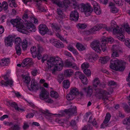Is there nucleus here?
<instances>
[{
  "instance_id": "f257e3e1",
  "label": "nucleus",
  "mask_w": 130,
  "mask_h": 130,
  "mask_svg": "<svg viewBox=\"0 0 130 130\" xmlns=\"http://www.w3.org/2000/svg\"><path fill=\"white\" fill-rule=\"evenodd\" d=\"M10 22L13 27L16 26L18 31L23 34H28L30 32H34L36 30L35 27L29 21L26 22L25 28L22 24V20L20 18L12 19Z\"/></svg>"
},
{
  "instance_id": "f03ea898",
  "label": "nucleus",
  "mask_w": 130,
  "mask_h": 130,
  "mask_svg": "<svg viewBox=\"0 0 130 130\" xmlns=\"http://www.w3.org/2000/svg\"><path fill=\"white\" fill-rule=\"evenodd\" d=\"M111 27L113 29V32L114 34L117 35V38L120 40L124 41L125 38L123 35L124 30L129 34H130V28L127 23L118 29L119 27L116 24V23L114 21H112L111 23Z\"/></svg>"
},
{
  "instance_id": "7ed1b4c3",
  "label": "nucleus",
  "mask_w": 130,
  "mask_h": 130,
  "mask_svg": "<svg viewBox=\"0 0 130 130\" xmlns=\"http://www.w3.org/2000/svg\"><path fill=\"white\" fill-rule=\"evenodd\" d=\"M47 70L52 72L53 73L62 69L63 64L61 59L58 57H51L47 61Z\"/></svg>"
},
{
  "instance_id": "20e7f679",
  "label": "nucleus",
  "mask_w": 130,
  "mask_h": 130,
  "mask_svg": "<svg viewBox=\"0 0 130 130\" xmlns=\"http://www.w3.org/2000/svg\"><path fill=\"white\" fill-rule=\"evenodd\" d=\"M101 40L102 42H101V44L97 41H93L91 44V47L96 52L100 53L102 50L105 51L106 49V42L111 43L113 41V39L111 37L106 38L104 36L102 37Z\"/></svg>"
},
{
  "instance_id": "39448f33",
  "label": "nucleus",
  "mask_w": 130,
  "mask_h": 130,
  "mask_svg": "<svg viewBox=\"0 0 130 130\" xmlns=\"http://www.w3.org/2000/svg\"><path fill=\"white\" fill-rule=\"evenodd\" d=\"M110 64V67L113 70L122 71L124 69L125 63L117 58L111 60Z\"/></svg>"
},
{
  "instance_id": "423d86ee",
  "label": "nucleus",
  "mask_w": 130,
  "mask_h": 130,
  "mask_svg": "<svg viewBox=\"0 0 130 130\" xmlns=\"http://www.w3.org/2000/svg\"><path fill=\"white\" fill-rule=\"evenodd\" d=\"M81 11L86 16H89L93 11L92 7L89 3H81L80 4Z\"/></svg>"
},
{
  "instance_id": "0eeeda50",
  "label": "nucleus",
  "mask_w": 130,
  "mask_h": 130,
  "mask_svg": "<svg viewBox=\"0 0 130 130\" xmlns=\"http://www.w3.org/2000/svg\"><path fill=\"white\" fill-rule=\"evenodd\" d=\"M40 98L48 103H53L54 101L50 96L49 93L47 90H41L39 94Z\"/></svg>"
},
{
  "instance_id": "6e6552de",
  "label": "nucleus",
  "mask_w": 130,
  "mask_h": 130,
  "mask_svg": "<svg viewBox=\"0 0 130 130\" xmlns=\"http://www.w3.org/2000/svg\"><path fill=\"white\" fill-rule=\"evenodd\" d=\"M99 30L98 25L94 26L91 29L88 30L84 31L83 32V36L85 39L86 40H88L91 39V37L87 36L88 35L91 34L94 32L98 31Z\"/></svg>"
},
{
  "instance_id": "1a4fd4ad",
  "label": "nucleus",
  "mask_w": 130,
  "mask_h": 130,
  "mask_svg": "<svg viewBox=\"0 0 130 130\" xmlns=\"http://www.w3.org/2000/svg\"><path fill=\"white\" fill-rule=\"evenodd\" d=\"M51 27L53 30V31L56 33V36L59 38L61 40L64 41L66 43H67V41L62 36H61L58 33L56 32H59L60 31V26H58L55 24H52Z\"/></svg>"
},
{
  "instance_id": "9d476101",
  "label": "nucleus",
  "mask_w": 130,
  "mask_h": 130,
  "mask_svg": "<svg viewBox=\"0 0 130 130\" xmlns=\"http://www.w3.org/2000/svg\"><path fill=\"white\" fill-rule=\"evenodd\" d=\"M22 42V40L20 37H18L15 38L14 41L15 48L17 53L18 55H20L21 52V46Z\"/></svg>"
},
{
  "instance_id": "9b49d317",
  "label": "nucleus",
  "mask_w": 130,
  "mask_h": 130,
  "mask_svg": "<svg viewBox=\"0 0 130 130\" xmlns=\"http://www.w3.org/2000/svg\"><path fill=\"white\" fill-rule=\"evenodd\" d=\"M4 79L7 81L4 82L3 80L0 81V85L3 87H6L8 85L11 86L12 85L13 82L11 78H9L8 75L6 74L4 75Z\"/></svg>"
},
{
  "instance_id": "f8f14e48",
  "label": "nucleus",
  "mask_w": 130,
  "mask_h": 130,
  "mask_svg": "<svg viewBox=\"0 0 130 130\" xmlns=\"http://www.w3.org/2000/svg\"><path fill=\"white\" fill-rule=\"evenodd\" d=\"M79 94L78 90H71L67 96V98L68 100H72L75 95Z\"/></svg>"
},
{
  "instance_id": "ddd939ff",
  "label": "nucleus",
  "mask_w": 130,
  "mask_h": 130,
  "mask_svg": "<svg viewBox=\"0 0 130 130\" xmlns=\"http://www.w3.org/2000/svg\"><path fill=\"white\" fill-rule=\"evenodd\" d=\"M39 32L42 35H44L48 31V30L45 25L40 24L39 26Z\"/></svg>"
},
{
  "instance_id": "4468645a",
  "label": "nucleus",
  "mask_w": 130,
  "mask_h": 130,
  "mask_svg": "<svg viewBox=\"0 0 130 130\" xmlns=\"http://www.w3.org/2000/svg\"><path fill=\"white\" fill-rule=\"evenodd\" d=\"M51 42L56 47L59 48H63L64 47L63 44L59 41L55 39H52L51 40Z\"/></svg>"
},
{
  "instance_id": "2eb2a0df",
  "label": "nucleus",
  "mask_w": 130,
  "mask_h": 130,
  "mask_svg": "<svg viewBox=\"0 0 130 130\" xmlns=\"http://www.w3.org/2000/svg\"><path fill=\"white\" fill-rule=\"evenodd\" d=\"M14 39V37L11 35L9 36L5 39V43L7 46H11L12 44V41Z\"/></svg>"
},
{
  "instance_id": "dca6fc26",
  "label": "nucleus",
  "mask_w": 130,
  "mask_h": 130,
  "mask_svg": "<svg viewBox=\"0 0 130 130\" xmlns=\"http://www.w3.org/2000/svg\"><path fill=\"white\" fill-rule=\"evenodd\" d=\"M100 83L99 79L98 78H95L93 80V85L89 86L87 89H92L98 87Z\"/></svg>"
},
{
  "instance_id": "f3484780",
  "label": "nucleus",
  "mask_w": 130,
  "mask_h": 130,
  "mask_svg": "<svg viewBox=\"0 0 130 130\" xmlns=\"http://www.w3.org/2000/svg\"><path fill=\"white\" fill-rule=\"evenodd\" d=\"M111 115L110 113H107L104 122L101 125V128H105L108 126V123L110 119Z\"/></svg>"
},
{
  "instance_id": "a211bd4d",
  "label": "nucleus",
  "mask_w": 130,
  "mask_h": 130,
  "mask_svg": "<svg viewBox=\"0 0 130 130\" xmlns=\"http://www.w3.org/2000/svg\"><path fill=\"white\" fill-rule=\"evenodd\" d=\"M79 17V13L76 10L72 11L70 15V19L72 20L77 21Z\"/></svg>"
},
{
  "instance_id": "6ab92c4d",
  "label": "nucleus",
  "mask_w": 130,
  "mask_h": 130,
  "mask_svg": "<svg viewBox=\"0 0 130 130\" xmlns=\"http://www.w3.org/2000/svg\"><path fill=\"white\" fill-rule=\"evenodd\" d=\"M119 47L116 45H114L112 47L113 50L112 53L111 54V57H116L119 56V54L118 53V50Z\"/></svg>"
},
{
  "instance_id": "aec40b11",
  "label": "nucleus",
  "mask_w": 130,
  "mask_h": 130,
  "mask_svg": "<svg viewBox=\"0 0 130 130\" xmlns=\"http://www.w3.org/2000/svg\"><path fill=\"white\" fill-rule=\"evenodd\" d=\"M32 59L30 58H26L24 59L22 63V67H24L25 66L28 64L29 65L32 64Z\"/></svg>"
},
{
  "instance_id": "412c9836",
  "label": "nucleus",
  "mask_w": 130,
  "mask_h": 130,
  "mask_svg": "<svg viewBox=\"0 0 130 130\" xmlns=\"http://www.w3.org/2000/svg\"><path fill=\"white\" fill-rule=\"evenodd\" d=\"M76 107L74 106L71 109H69L65 110V111L67 114H69V115L74 114L76 112Z\"/></svg>"
},
{
  "instance_id": "4be33fe9",
  "label": "nucleus",
  "mask_w": 130,
  "mask_h": 130,
  "mask_svg": "<svg viewBox=\"0 0 130 130\" xmlns=\"http://www.w3.org/2000/svg\"><path fill=\"white\" fill-rule=\"evenodd\" d=\"M76 46L77 48L79 51L85 50L86 48V46L85 45H83L79 43L76 44Z\"/></svg>"
},
{
  "instance_id": "5701e85b",
  "label": "nucleus",
  "mask_w": 130,
  "mask_h": 130,
  "mask_svg": "<svg viewBox=\"0 0 130 130\" xmlns=\"http://www.w3.org/2000/svg\"><path fill=\"white\" fill-rule=\"evenodd\" d=\"M110 59V57L108 56H106L103 57H100L99 61L102 63L104 64L106 63Z\"/></svg>"
},
{
  "instance_id": "b1692460",
  "label": "nucleus",
  "mask_w": 130,
  "mask_h": 130,
  "mask_svg": "<svg viewBox=\"0 0 130 130\" xmlns=\"http://www.w3.org/2000/svg\"><path fill=\"white\" fill-rule=\"evenodd\" d=\"M30 50L33 57L34 58H35L37 56V52L36 47L35 46L32 47L30 48Z\"/></svg>"
},
{
  "instance_id": "393cba45",
  "label": "nucleus",
  "mask_w": 130,
  "mask_h": 130,
  "mask_svg": "<svg viewBox=\"0 0 130 130\" xmlns=\"http://www.w3.org/2000/svg\"><path fill=\"white\" fill-rule=\"evenodd\" d=\"M109 6L110 7V10L112 12L115 13L118 12V9L115 7L114 4L110 2V3Z\"/></svg>"
},
{
  "instance_id": "a878e982",
  "label": "nucleus",
  "mask_w": 130,
  "mask_h": 130,
  "mask_svg": "<svg viewBox=\"0 0 130 130\" xmlns=\"http://www.w3.org/2000/svg\"><path fill=\"white\" fill-rule=\"evenodd\" d=\"M9 62V59L5 58H3L0 61L1 66H6L8 64Z\"/></svg>"
},
{
  "instance_id": "bb28decb",
  "label": "nucleus",
  "mask_w": 130,
  "mask_h": 130,
  "mask_svg": "<svg viewBox=\"0 0 130 130\" xmlns=\"http://www.w3.org/2000/svg\"><path fill=\"white\" fill-rule=\"evenodd\" d=\"M79 77L83 84H87L88 83L87 79L83 74H81L79 76Z\"/></svg>"
},
{
  "instance_id": "cd10ccee",
  "label": "nucleus",
  "mask_w": 130,
  "mask_h": 130,
  "mask_svg": "<svg viewBox=\"0 0 130 130\" xmlns=\"http://www.w3.org/2000/svg\"><path fill=\"white\" fill-rule=\"evenodd\" d=\"M50 95L52 97L57 99L59 97V95L57 92L54 91H51L50 93Z\"/></svg>"
},
{
  "instance_id": "c85d7f7f",
  "label": "nucleus",
  "mask_w": 130,
  "mask_h": 130,
  "mask_svg": "<svg viewBox=\"0 0 130 130\" xmlns=\"http://www.w3.org/2000/svg\"><path fill=\"white\" fill-rule=\"evenodd\" d=\"M100 92L99 93V95L100 96V97H102L103 99L105 98V96L109 94L110 93L109 92H106L104 90H100Z\"/></svg>"
},
{
  "instance_id": "c756f323",
  "label": "nucleus",
  "mask_w": 130,
  "mask_h": 130,
  "mask_svg": "<svg viewBox=\"0 0 130 130\" xmlns=\"http://www.w3.org/2000/svg\"><path fill=\"white\" fill-rule=\"evenodd\" d=\"M73 73L72 70L71 69H67L65 70L64 72V75L67 77L70 76L73 74Z\"/></svg>"
},
{
  "instance_id": "7c9ffc66",
  "label": "nucleus",
  "mask_w": 130,
  "mask_h": 130,
  "mask_svg": "<svg viewBox=\"0 0 130 130\" xmlns=\"http://www.w3.org/2000/svg\"><path fill=\"white\" fill-rule=\"evenodd\" d=\"M28 42L26 40L24 39L23 40L22 42V46L23 49L24 50H26L28 46Z\"/></svg>"
},
{
  "instance_id": "2f4dec72",
  "label": "nucleus",
  "mask_w": 130,
  "mask_h": 130,
  "mask_svg": "<svg viewBox=\"0 0 130 130\" xmlns=\"http://www.w3.org/2000/svg\"><path fill=\"white\" fill-rule=\"evenodd\" d=\"M10 105L15 108V109L19 111H24V110L23 108H21L18 107L17 104H16L15 102H13L12 103H9Z\"/></svg>"
},
{
  "instance_id": "473e14b6",
  "label": "nucleus",
  "mask_w": 130,
  "mask_h": 130,
  "mask_svg": "<svg viewBox=\"0 0 130 130\" xmlns=\"http://www.w3.org/2000/svg\"><path fill=\"white\" fill-rule=\"evenodd\" d=\"M70 84L68 80H64L63 82V86L66 89H67L69 87Z\"/></svg>"
},
{
  "instance_id": "72a5a7b5",
  "label": "nucleus",
  "mask_w": 130,
  "mask_h": 130,
  "mask_svg": "<svg viewBox=\"0 0 130 130\" xmlns=\"http://www.w3.org/2000/svg\"><path fill=\"white\" fill-rule=\"evenodd\" d=\"M31 87L32 89H35L37 86V84L34 79L32 80L31 82Z\"/></svg>"
},
{
  "instance_id": "f704fd0d",
  "label": "nucleus",
  "mask_w": 130,
  "mask_h": 130,
  "mask_svg": "<svg viewBox=\"0 0 130 130\" xmlns=\"http://www.w3.org/2000/svg\"><path fill=\"white\" fill-rule=\"evenodd\" d=\"M87 25L86 24L84 23H78L76 25L77 28L81 29L85 28L87 27Z\"/></svg>"
},
{
  "instance_id": "c9c22d12",
  "label": "nucleus",
  "mask_w": 130,
  "mask_h": 130,
  "mask_svg": "<svg viewBox=\"0 0 130 130\" xmlns=\"http://www.w3.org/2000/svg\"><path fill=\"white\" fill-rule=\"evenodd\" d=\"M25 2H29L33 3H36L37 4H40L42 1H46V0H24Z\"/></svg>"
},
{
  "instance_id": "e433bc0d",
  "label": "nucleus",
  "mask_w": 130,
  "mask_h": 130,
  "mask_svg": "<svg viewBox=\"0 0 130 130\" xmlns=\"http://www.w3.org/2000/svg\"><path fill=\"white\" fill-rule=\"evenodd\" d=\"M123 124L127 125H130V116L125 119L122 121Z\"/></svg>"
},
{
  "instance_id": "4c0bfd02",
  "label": "nucleus",
  "mask_w": 130,
  "mask_h": 130,
  "mask_svg": "<svg viewBox=\"0 0 130 130\" xmlns=\"http://www.w3.org/2000/svg\"><path fill=\"white\" fill-rule=\"evenodd\" d=\"M43 51V49L41 47H40L38 48L37 50V57L38 59H40L41 58V53H42Z\"/></svg>"
},
{
  "instance_id": "58836bf2",
  "label": "nucleus",
  "mask_w": 130,
  "mask_h": 130,
  "mask_svg": "<svg viewBox=\"0 0 130 130\" xmlns=\"http://www.w3.org/2000/svg\"><path fill=\"white\" fill-rule=\"evenodd\" d=\"M24 82L26 84L30 83V79L29 77L28 76H25L23 79Z\"/></svg>"
},
{
  "instance_id": "ea45409f",
  "label": "nucleus",
  "mask_w": 130,
  "mask_h": 130,
  "mask_svg": "<svg viewBox=\"0 0 130 130\" xmlns=\"http://www.w3.org/2000/svg\"><path fill=\"white\" fill-rule=\"evenodd\" d=\"M8 3L10 7H15L17 6L15 0H9Z\"/></svg>"
},
{
  "instance_id": "a19ab883",
  "label": "nucleus",
  "mask_w": 130,
  "mask_h": 130,
  "mask_svg": "<svg viewBox=\"0 0 130 130\" xmlns=\"http://www.w3.org/2000/svg\"><path fill=\"white\" fill-rule=\"evenodd\" d=\"M95 12L97 15L100 14L101 13V11L99 6H98L94 8Z\"/></svg>"
},
{
  "instance_id": "79ce46f5",
  "label": "nucleus",
  "mask_w": 130,
  "mask_h": 130,
  "mask_svg": "<svg viewBox=\"0 0 130 130\" xmlns=\"http://www.w3.org/2000/svg\"><path fill=\"white\" fill-rule=\"evenodd\" d=\"M92 117H90L89 118V121L90 122H92V124L94 126H95L96 127H97L98 124L97 122L95 120V119H93V121L92 122Z\"/></svg>"
},
{
  "instance_id": "37998d69",
  "label": "nucleus",
  "mask_w": 130,
  "mask_h": 130,
  "mask_svg": "<svg viewBox=\"0 0 130 130\" xmlns=\"http://www.w3.org/2000/svg\"><path fill=\"white\" fill-rule=\"evenodd\" d=\"M98 25L99 28V29L102 28H105L108 31H110L111 30L110 28H107L106 25L105 24H100Z\"/></svg>"
},
{
  "instance_id": "c03bdc74",
  "label": "nucleus",
  "mask_w": 130,
  "mask_h": 130,
  "mask_svg": "<svg viewBox=\"0 0 130 130\" xmlns=\"http://www.w3.org/2000/svg\"><path fill=\"white\" fill-rule=\"evenodd\" d=\"M89 66V63L87 62H85L82 63L81 65V67L82 69H85L88 68Z\"/></svg>"
},
{
  "instance_id": "a18cd8bd",
  "label": "nucleus",
  "mask_w": 130,
  "mask_h": 130,
  "mask_svg": "<svg viewBox=\"0 0 130 130\" xmlns=\"http://www.w3.org/2000/svg\"><path fill=\"white\" fill-rule=\"evenodd\" d=\"M83 72L87 76H90L91 75V72L89 69H84Z\"/></svg>"
},
{
  "instance_id": "49530a36",
  "label": "nucleus",
  "mask_w": 130,
  "mask_h": 130,
  "mask_svg": "<svg viewBox=\"0 0 130 130\" xmlns=\"http://www.w3.org/2000/svg\"><path fill=\"white\" fill-rule=\"evenodd\" d=\"M40 111L42 113L48 116H51L52 114L49 111L47 110H44L41 109L40 110Z\"/></svg>"
},
{
  "instance_id": "de8ad7c7",
  "label": "nucleus",
  "mask_w": 130,
  "mask_h": 130,
  "mask_svg": "<svg viewBox=\"0 0 130 130\" xmlns=\"http://www.w3.org/2000/svg\"><path fill=\"white\" fill-rule=\"evenodd\" d=\"M2 5V8L3 9L6 11L7 10L8 8V5L7 3L5 2H3Z\"/></svg>"
},
{
  "instance_id": "09e8293b",
  "label": "nucleus",
  "mask_w": 130,
  "mask_h": 130,
  "mask_svg": "<svg viewBox=\"0 0 130 130\" xmlns=\"http://www.w3.org/2000/svg\"><path fill=\"white\" fill-rule=\"evenodd\" d=\"M12 130H19L20 128L18 124H15L13 125L11 128Z\"/></svg>"
},
{
  "instance_id": "8fccbe9b",
  "label": "nucleus",
  "mask_w": 130,
  "mask_h": 130,
  "mask_svg": "<svg viewBox=\"0 0 130 130\" xmlns=\"http://www.w3.org/2000/svg\"><path fill=\"white\" fill-rule=\"evenodd\" d=\"M13 92L15 94L17 97L21 98H23V96L19 92L14 91H13Z\"/></svg>"
},
{
  "instance_id": "3c124183",
  "label": "nucleus",
  "mask_w": 130,
  "mask_h": 130,
  "mask_svg": "<svg viewBox=\"0 0 130 130\" xmlns=\"http://www.w3.org/2000/svg\"><path fill=\"white\" fill-rule=\"evenodd\" d=\"M124 43L126 46L130 48V40L128 38L126 39Z\"/></svg>"
},
{
  "instance_id": "603ef678",
  "label": "nucleus",
  "mask_w": 130,
  "mask_h": 130,
  "mask_svg": "<svg viewBox=\"0 0 130 130\" xmlns=\"http://www.w3.org/2000/svg\"><path fill=\"white\" fill-rule=\"evenodd\" d=\"M65 66L66 67H71L72 66V63L69 61V60H67L65 62Z\"/></svg>"
},
{
  "instance_id": "864d4df0",
  "label": "nucleus",
  "mask_w": 130,
  "mask_h": 130,
  "mask_svg": "<svg viewBox=\"0 0 130 130\" xmlns=\"http://www.w3.org/2000/svg\"><path fill=\"white\" fill-rule=\"evenodd\" d=\"M92 127L89 125L86 126L84 127L82 130H92Z\"/></svg>"
},
{
  "instance_id": "5fc2aeb1",
  "label": "nucleus",
  "mask_w": 130,
  "mask_h": 130,
  "mask_svg": "<svg viewBox=\"0 0 130 130\" xmlns=\"http://www.w3.org/2000/svg\"><path fill=\"white\" fill-rule=\"evenodd\" d=\"M119 6H121L122 5V2L121 0H113Z\"/></svg>"
},
{
  "instance_id": "6e6d98bb",
  "label": "nucleus",
  "mask_w": 130,
  "mask_h": 130,
  "mask_svg": "<svg viewBox=\"0 0 130 130\" xmlns=\"http://www.w3.org/2000/svg\"><path fill=\"white\" fill-rule=\"evenodd\" d=\"M91 3L93 5L94 8L95 7H98V6H99V4L94 1H91Z\"/></svg>"
},
{
  "instance_id": "4d7b16f0",
  "label": "nucleus",
  "mask_w": 130,
  "mask_h": 130,
  "mask_svg": "<svg viewBox=\"0 0 130 130\" xmlns=\"http://www.w3.org/2000/svg\"><path fill=\"white\" fill-rule=\"evenodd\" d=\"M34 116V114L32 113H28L26 115V117L27 118H32Z\"/></svg>"
},
{
  "instance_id": "13d9d810",
  "label": "nucleus",
  "mask_w": 130,
  "mask_h": 130,
  "mask_svg": "<svg viewBox=\"0 0 130 130\" xmlns=\"http://www.w3.org/2000/svg\"><path fill=\"white\" fill-rule=\"evenodd\" d=\"M31 21L35 24H38V20L34 17H32L31 18Z\"/></svg>"
},
{
  "instance_id": "bf43d9fd",
  "label": "nucleus",
  "mask_w": 130,
  "mask_h": 130,
  "mask_svg": "<svg viewBox=\"0 0 130 130\" xmlns=\"http://www.w3.org/2000/svg\"><path fill=\"white\" fill-rule=\"evenodd\" d=\"M29 127V125L28 123L27 122H24V123L23 126V128L24 129H26L28 128Z\"/></svg>"
},
{
  "instance_id": "052dcab7",
  "label": "nucleus",
  "mask_w": 130,
  "mask_h": 130,
  "mask_svg": "<svg viewBox=\"0 0 130 130\" xmlns=\"http://www.w3.org/2000/svg\"><path fill=\"white\" fill-rule=\"evenodd\" d=\"M108 85L109 86H113L116 84V83L113 81L110 80L108 82Z\"/></svg>"
},
{
  "instance_id": "680f3d73",
  "label": "nucleus",
  "mask_w": 130,
  "mask_h": 130,
  "mask_svg": "<svg viewBox=\"0 0 130 130\" xmlns=\"http://www.w3.org/2000/svg\"><path fill=\"white\" fill-rule=\"evenodd\" d=\"M57 12L58 14L60 15H62L63 14L62 11L60 9L58 8Z\"/></svg>"
},
{
  "instance_id": "e2e57ef3",
  "label": "nucleus",
  "mask_w": 130,
  "mask_h": 130,
  "mask_svg": "<svg viewBox=\"0 0 130 130\" xmlns=\"http://www.w3.org/2000/svg\"><path fill=\"white\" fill-rule=\"evenodd\" d=\"M67 48L71 52H72L75 48L72 46L71 45H69Z\"/></svg>"
},
{
  "instance_id": "0e129e2a",
  "label": "nucleus",
  "mask_w": 130,
  "mask_h": 130,
  "mask_svg": "<svg viewBox=\"0 0 130 130\" xmlns=\"http://www.w3.org/2000/svg\"><path fill=\"white\" fill-rule=\"evenodd\" d=\"M8 116L7 115H4L0 117V120L1 121L3 120L6 118H7Z\"/></svg>"
},
{
  "instance_id": "69168bd1",
  "label": "nucleus",
  "mask_w": 130,
  "mask_h": 130,
  "mask_svg": "<svg viewBox=\"0 0 130 130\" xmlns=\"http://www.w3.org/2000/svg\"><path fill=\"white\" fill-rule=\"evenodd\" d=\"M4 31V28L1 25H0V34H2Z\"/></svg>"
},
{
  "instance_id": "338daca9",
  "label": "nucleus",
  "mask_w": 130,
  "mask_h": 130,
  "mask_svg": "<svg viewBox=\"0 0 130 130\" xmlns=\"http://www.w3.org/2000/svg\"><path fill=\"white\" fill-rule=\"evenodd\" d=\"M38 71L37 70H33L31 72V74L33 76H34L36 75Z\"/></svg>"
},
{
  "instance_id": "774afa93",
  "label": "nucleus",
  "mask_w": 130,
  "mask_h": 130,
  "mask_svg": "<svg viewBox=\"0 0 130 130\" xmlns=\"http://www.w3.org/2000/svg\"><path fill=\"white\" fill-rule=\"evenodd\" d=\"M124 108L127 112H130L129 108L128 105H125L124 106Z\"/></svg>"
}]
</instances>
